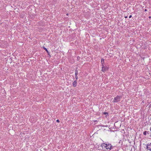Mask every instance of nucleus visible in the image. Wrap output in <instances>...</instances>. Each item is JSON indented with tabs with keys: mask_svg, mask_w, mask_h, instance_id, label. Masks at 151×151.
Listing matches in <instances>:
<instances>
[{
	"mask_svg": "<svg viewBox=\"0 0 151 151\" xmlns=\"http://www.w3.org/2000/svg\"><path fill=\"white\" fill-rule=\"evenodd\" d=\"M104 114H107V115H108V113L106 112H104V113H103Z\"/></svg>",
	"mask_w": 151,
	"mask_h": 151,
	"instance_id": "obj_11",
	"label": "nucleus"
},
{
	"mask_svg": "<svg viewBox=\"0 0 151 151\" xmlns=\"http://www.w3.org/2000/svg\"><path fill=\"white\" fill-rule=\"evenodd\" d=\"M101 62L102 63V64H103V63H104V60L102 58V59H101Z\"/></svg>",
	"mask_w": 151,
	"mask_h": 151,
	"instance_id": "obj_9",
	"label": "nucleus"
},
{
	"mask_svg": "<svg viewBox=\"0 0 151 151\" xmlns=\"http://www.w3.org/2000/svg\"><path fill=\"white\" fill-rule=\"evenodd\" d=\"M101 146L102 147H104L106 148L107 147V144H105V143H103V144H101Z\"/></svg>",
	"mask_w": 151,
	"mask_h": 151,
	"instance_id": "obj_6",
	"label": "nucleus"
},
{
	"mask_svg": "<svg viewBox=\"0 0 151 151\" xmlns=\"http://www.w3.org/2000/svg\"><path fill=\"white\" fill-rule=\"evenodd\" d=\"M122 97L121 96H117L116 97L114 98L113 102H117L120 101Z\"/></svg>",
	"mask_w": 151,
	"mask_h": 151,
	"instance_id": "obj_1",
	"label": "nucleus"
},
{
	"mask_svg": "<svg viewBox=\"0 0 151 151\" xmlns=\"http://www.w3.org/2000/svg\"><path fill=\"white\" fill-rule=\"evenodd\" d=\"M103 66L102 68V71L104 72L106 71L108 69V68L106 67H104V65H102Z\"/></svg>",
	"mask_w": 151,
	"mask_h": 151,
	"instance_id": "obj_4",
	"label": "nucleus"
},
{
	"mask_svg": "<svg viewBox=\"0 0 151 151\" xmlns=\"http://www.w3.org/2000/svg\"><path fill=\"white\" fill-rule=\"evenodd\" d=\"M147 149L148 150H150L151 151V143L147 144Z\"/></svg>",
	"mask_w": 151,
	"mask_h": 151,
	"instance_id": "obj_3",
	"label": "nucleus"
},
{
	"mask_svg": "<svg viewBox=\"0 0 151 151\" xmlns=\"http://www.w3.org/2000/svg\"><path fill=\"white\" fill-rule=\"evenodd\" d=\"M149 18H151V17L150 16H149Z\"/></svg>",
	"mask_w": 151,
	"mask_h": 151,
	"instance_id": "obj_19",
	"label": "nucleus"
},
{
	"mask_svg": "<svg viewBox=\"0 0 151 151\" xmlns=\"http://www.w3.org/2000/svg\"><path fill=\"white\" fill-rule=\"evenodd\" d=\"M43 48H44V49L47 52V54L49 55V52L48 51V50H47V49H46V48L45 47H43Z\"/></svg>",
	"mask_w": 151,
	"mask_h": 151,
	"instance_id": "obj_7",
	"label": "nucleus"
},
{
	"mask_svg": "<svg viewBox=\"0 0 151 151\" xmlns=\"http://www.w3.org/2000/svg\"><path fill=\"white\" fill-rule=\"evenodd\" d=\"M107 147H106V149L107 150L109 149L110 150L111 149L113 148V146L111 145L110 144H107Z\"/></svg>",
	"mask_w": 151,
	"mask_h": 151,
	"instance_id": "obj_2",
	"label": "nucleus"
},
{
	"mask_svg": "<svg viewBox=\"0 0 151 151\" xmlns=\"http://www.w3.org/2000/svg\"><path fill=\"white\" fill-rule=\"evenodd\" d=\"M73 85L74 87H76L77 85V80H75L74 81L73 83Z\"/></svg>",
	"mask_w": 151,
	"mask_h": 151,
	"instance_id": "obj_5",
	"label": "nucleus"
},
{
	"mask_svg": "<svg viewBox=\"0 0 151 151\" xmlns=\"http://www.w3.org/2000/svg\"><path fill=\"white\" fill-rule=\"evenodd\" d=\"M125 18H127V17L126 16V17H125Z\"/></svg>",
	"mask_w": 151,
	"mask_h": 151,
	"instance_id": "obj_17",
	"label": "nucleus"
},
{
	"mask_svg": "<svg viewBox=\"0 0 151 151\" xmlns=\"http://www.w3.org/2000/svg\"><path fill=\"white\" fill-rule=\"evenodd\" d=\"M132 17V15H130V16H129V18H131Z\"/></svg>",
	"mask_w": 151,
	"mask_h": 151,
	"instance_id": "obj_16",
	"label": "nucleus"
},
{
	"mask_svg": "<svg viewBox=\"0 0 151 151\" xmlns=\"http://www.w3.org/2000/svg\"><path fill=\"white\" fill-rule=\"evenodd\" d=\"M147 10H145V11L146 12V11H147Z\"/></svg>",
	"mask_w": 151,
	"mask_h": 151,
	"instance_id": "obj_20",
	"label": "nucleus"
},
{
	"mask_svg": "<svg viewBox=\"0 0 151 151\" xmlns=\"http://www.w3.org/2000/svg\"><path fill=\"white\" fill-rule=\"evenodd\" d=\"M75 78L76 79V80H77L78 79V77L77 75H75Z\"/></svg>",
	"mask_w": 151,
	"mask_h": 151,
	"instance_id": "obj_12",
	"label": "nucleus"
},
{
	"mask_svg": "<svg viewBox=\"0 0 151 151\" xmlns=\"http://www.w3.org/2000/svg\"><path fill=\"white\" fill-rule=\"evenodd\" d=\"M150 132L148 131V132H147V133L148 134H150Z\"/></svg>",
	"mask_w": 151,
	"mask_h": 151,
	"instance_id": "obj_15",
	"label": "nucleus"
},
{
	"mask_svg": "<svg viewBox=\"0 0 151 151\" xmlns=\"http://www.w3.org/2000/svg\"><path fill=\"white\" fill-rule=\"evenodd\" d=\"M150 137H151V127H150Z\"/></svg>",
	"mask_w": 151,
	"mask_h": 151,
	"instance_id": "obj_13",
	"label": "nucleus"
},
{
	"mask_svg": "<svg viewBox=\"0 0 151 151\" xmlns=\"http://www.w3.org/2000/svg\"><path fill=\"white\" fill-rule=\"evenodd\" d=\"M56 122H60L59 120L58 119H57V120H56Z\"/></svg>",
	"mask_w": 151,
	"mask_h": 151,
	"instance_id": "obj_14",
	"label": "nucleus"
},
{
	"mask_svg": "<svg viewBox=\"0 0 151 151\" xmlns=\"http://www.w3.org/2000/svg\"><path fill=\"white\" fill-rule=\"evenodd\" d=\"M147 132L146 131H145L143 133V134L145 135H146L147 134Z\"/></svg>",
	"mask_w": 151,
	"mask_h": 151,
	"instance_id": "obj_10",
	"label": "nucleus"
},
{
	"mask_svg": "<svg viewBox=\"0 0 151 151\" xmlns=\"http://www.w3.org/2000/svg\"><path fill=\"white\" fill-rule=\"evenodd\" d=\"M78 74V71L77 70H75V75H77Z\"/></svg>",
	"mask_w": 151,
	"mask_h": 151,
	"instance_id": "obj_8",
	"label": "nucleus"
},
{
	"mask_svg": "<svg viewBox=\"0 0 151 151\" xmlns=\"http://www.w3.org/2000/svg\"><path fill=\"white\" fill-rule=\"evenodd\" d=\"M66 15H67V16H68V13H67V14H66Z\"/></svg>",
	"mask_w": 151,
	"mask_h": 151,
	"instance_id": "obj_18",
	"label": "nucleus"
}]
</instances>
